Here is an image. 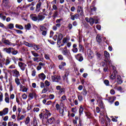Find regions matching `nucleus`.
Segmentation results:
<instances>
[{"label":"nucleus","instance_id":"obj_1","mask_svg":"<svg viewBox=\"0 0 126 126\" xmlns=\"http://www.w3.org/2000/svg\"><path fill=\"white\" fill-rule=\"evenodd\" d=\"M60 50H63L62 54L63 56H66L67 58H70L71 57V54L69 50H67V47L66 46H65L63 48H60Z\"/></svg>","mask_w":126,"mask_h":126},{"label":"nucleus","instance_id":"obj_2","mask_svg":"<svg viewBox=\"0 0 126 126\" xmlns=\"http://www.w3.org/2000/svg\"><path fill=\"white\" fill-rule=\"evenodd\" d=\"M39 32L41 33L42 36H46L47 33H48V29L44 26H39Z\"/></svg>","mask_w":126,"mask_h":126},{"label":"nucleus","instance_id":"obj_3","mask_svg":"<svg viewBox=\"0 0 126 126\" xmlns=\"http://www.w3.org/2000/svg\"><path fill=\"white\" fill-rule=\"evenodd\" d=\"M62 80V78L61 77V75H55L52 76V80L53 82H60Z\"/></svg>","mask_w":126,"mask_h":126},{"label":"nucleus","instance_id":"obj_4","mask_svg":"<svg viewBox=\"0 0 126 126\" xmlns=\"http://www.w3.org/2000/svg\"><path fill=\"white\" fill-rule=\"evenodd\" d=\"M86 21H87V22H88L89 23H90V25H91V26H93V25L94 24V23H95V19H94L93 18H88L87 17L85 18Z\"/></svg>","mask_w":126,"mask_h":126},{"label":"nucleus","instance_id":"obj_5","mask_svg":"<svg viewBox=\"0 0 126 126\" xmlns=\"http://www.w3.org/2000/svg\"><path fill=\"white\" fill-rule=\"evenodd\" d=\"M18 65L20 68H21V70H23V71L25 70V68L27 66V65L25 64V63H23L22 62H19Z\"/></svg>","mask_w":126,"mask_h":126},{"label":"nucleus","instance_id":"obj_6","mask_svg":"<svg viewBox=\"0 0 126 126\" xmlns=\"http://www.w3.org/2000/svg\"><path fill=\"white\" fill-rule=\"evenodd\" d=\"M8 114V108H5L2 111H0V116H5Z\"/></svg>","mask_w":126,"mask_h":126},{"label":"nucleus","instance_id":"obj_7","mask_svg":"<svg viewBox=\"0 0 126 126\" xmlns=\"http://www.w3.org/2000/svg\"><path fill=\"white\" fill-rule=\"evenodd\" d=\"M75 57L79 62H82L83 61V57L82 56V54L80 53L75 56Z\"/></svg>","mask_w":126,"mask_h":126},{"label":"nucleus","instance_id":"obj_8","mask_svg":"<svg viewBox=\"0 0 126 126\" xmlns=\"http://www.w3.org/2000/svg\"><path fill=\"white\" fill-rule=\"evenodd\" d=\"M48 124L49 125H54L55 123H56V120L55 119V118L54 117H51L48 119H47V122Z\"/></svg>","mask_w":126,"mask_h":126},{"label":"nucleus","instance_id":"obj_9","mask_svg":"<svg viewBox=\"0 0 126 126\" xmlns=\"http://www.w3.org/2000/svg\"><path fill=\"white\" fill-rule=\"evenodd\" d=\"M30 18L33 21H37L38 22V16L35 14L30 15Z\"/></svg>","mask_w":126,"mask_h":126},{"label":"nucleus","instance_id":"obj_10","mask_svg":"<svg viewBox=\"0 0 126 126\" xmlns=\"http://www.w3.org/2000/svg\"><path fill=\"white\" fill-rule=\"evenodd\" d=\"M116 99H117V97L111 96V97H108V98L107 99V100L109 103H114V102H115V100H116Z\"/></svg>","mask_w":126,"mask_h":126},{"label":"nucleus","instance_id":"obj_11","mask_svg":"<svg viewBox=\"0 0 126 126\" xmlns=\"http://www.w3.org/2000/svg\"><path fill=\"white\" fill-rule=\"evenodd\" d=\"M46 18V17L44 15H37V19H38V22H40L41 21H42Z\"/></svg>","mask_w":126,"mask_h":126},{"label":"nucleus","instance_id":"obj_12","mask_svg":"<svg viewBox=\"0 0 126 126\" xmlns=\"http://www.w3.org/2000/svg\"><path fill=\"white\" fill-rule=\"evenodd\" d=\"M38 77L40 79H41V80H45V79H46V75H45L44 73H41L38 74Z\"/></svg>","mask_w":126,"mask_h":126},{"label":"nucleus","instance_id":"obj_13","mask_svg":"<svg viewBox=\"0 0 126 126\" xmlns=\"http://www.w3.org/2000/svg\"><path fill=\"white\" fill-rule=\"evenodd\" d=\"M117 82L118 84H122L123 83V81L122 80V77H121V75H117Z\"/></svg>","mask_w":126,"mask_h":126},{"label":"nucleus","instance_id":"obj_14","mask_svg":"<svg viewBox=\"0 0 126 126\" xmlns=\"http://www.w3.org/2000/svg\"><path fill=\"white\" fill-rule=\"evenodd\" d=\"M117 72H118L117 71H113V73L110 76V79H111L112 80H114V79H116V76L117 75L116 74Z\"/></svg>","mask_w":126,"mask_h":126},{"label":"nucleus","instance_id":"obj_15","mask_svg":"<svg viewBox=\"0 0 126 126\" xmlns=\"http://www.w3.org/2000/svg\"><path fill=\"white\" fill-rule=\"evenodd\" d=\"M70 16H71V19L72 20H75V19H77V18L79 17V15L77 14H75L74 15H71V14Z\"/></svg>","mask_w":126,"mask_h":126},{"label":"nucleus","instance_id":"obj_16","mask_svg":"<svg viewBox=\"0 0 126 126\" xmlns=\"http://www.w3.org/2000/svg\"><path fill=\"white\" fill-rule=\"evenodd\" d=\"M4 62H5V59L3 58L1 59V60H0V67H3Z\"/></svg>","mask_w":126,"mask_h":126},{"label":"nucleus","instance_id":"obj_17","mask_svg":"<svg viewBox=\"0 0 126 126\" xmlns=\"http://www.w3.org/2000/svg\"><path fill=\"white\" fill-rule=\"evenodd\" d=\"M96 39L98 43H101L102 42V36H101V35L98 34L96 36Z\"/></svg>","mask_w":126,"mask_h":126},{"label":"nucleus","instance_id":"obj_18","mask_svg":"<svg viewBox=\"0 0 126 126\" xmlns=\"http://www.w3.org/2000/svg\"><path fill=\"white\" fill-rule=\"evenodd\" d=\"M41 5H42V3L41 2H39L37 4L36 7V11H39L40 10Z\"/></svg>","mask_w":126,"mask_h":126},{"label":"nucleus","instance_id":"obj_19","mask_svg":"<svg viewBox=\"0 0 126 126\" xmlns=\"http://www.w3.org/2000/svg\"><path fill=\"white\" fill-rule=\"evenodd\" d=\"M118 84L115 85V87H114V89L118 90V91H123V88L122 87H118Z\"/></svg>","mask_w":126,"mask_h":126},{"label":"nucleus","instance_id":"obj_20","mask_svg":"<svg viewBox=\"0 0 126 126\" xmlns=\"http://www.w3.org/2000/svg\"><path fill=\"white\" fill-rule=\"evenodd\" d=\"M46 112H47L45 114H44V117H45L46 119H48V118H49V117H51V113L50 112H49V111H48V110H46Z\"/></svg>","mask_w":126,"mask_h":126},{"label":"nucleus","instance_id":"obj_21","mask_svg":"<svg viewBox=\"0 0 126 126\" xmlns=\"http://www.w3.org/2000/svg\"><path fill=\"white\" fill-rule=\"evenodd\" d=\"M34 96H36V94L34 93H30L29 94V97L31 99H33Z\"/></svg>","mask_w":126,"mask_h":126},{"label":"nucleus","instance_id":"obj_22","mask_svg":"<svg viewBox=\"0 0 126 126\" xmlns=\"http://www.w3.org/2000/svg\"><path fill=\"white\" fill-rule=\"evenodd\" d=\"M84 109H83V107H82V105H81L80 106V108H79V115L80 116H81V115H82V114H83V111H84Z\"/></svg>","mask_w":126,"mask_h":126},{"label":"nucleus","instance_id":"obj_23","mask_svg":"<svg viewBox=\"0 0 126 126\" xmlns=\"http://www.w3.org/2000/svg\"><path fill=\"white\" fill-rule=\"evenodd\" d=\"M31 53L32 55V56H33V57H34L35 58L39 57V54L36 53L35 51H32Z\"/></svg>","mask_w":126,"mask_h":126},{"label":"nucleus","instance_id":"obj_24","mask_svg":"<svg viewBox=\"0 0 126 126\" xmlns=\"http://www.w3.org/2000/svg\"><path fill=\"white\" fill-rule=\"evenodd\" d=\"M64 112V107L63 106H62L60 109L59 111L60 114L62 115V116H63V112Z\"/></svg>","mask_w":126,"mask_h":126},{"label":"nucleus","instance_id":"obj_25","mask_svg":"<svg viewBox=\"0 0 126 126\" xmlns=\"http://www.w3.org/2000/svg\"><path fill=\"white\" fill-rule=\"evenodd\" d=\"M33 126H38V123L37 122V120L35 118H33L32 122Z\"/></svg>","mask_w":126,"mask_h":126},{"label":"nucleus","instance_id":"obj_26","mask_svg":"<svg viewBox=\"0 0 126 126\" xmlns=\"http://www.w3.org/2000/svg\"><path fill=\"white\" fill-rule=\"evenodd\" d=\"M25 123V125H26V126H28V124H29L30 123V118L29 117H28L26 118Z\"/></svg>","mask_w":126,"mask_h":126},{"label":"nucleus","instance_id":"obj_27","mask_svg":"<svg viewBox=\"0 0 126 126\" xmlns=\"http://www.w3.org/2000/svg\"><path fill=\"white\" fill-rule=\"evenodd\" d=\"M79 49L80 52H84V47L81 44H79Z\"/></svg>","mask_w":126,"mask_h":126},{"label":"nucleus","instance_id":"obj_28","mask_svg":"<svg viewBox=\"0 0 126 126\" xmlns=\"http://www.w3.org/2000/svg\"><path fill=\"white\" fill-rule=\"evenodd\" d=\"M4 50L5 51H6L7 54H10L11 53V50H13V49L12 48H5Z\"/></svg>","mask_w":126,"mask_h":126},{"label":"nucleus","instance_id":"obj_29","mask_svg":"<svg viewBox=\"0 0 126 126\" xmlns=\"http://www.w3.org/2000/svg\"><path fill=\"white\" fill-rule=\"evenodd\" d=\"M0 18H1V19L4 21L5 20V19L6 18V16H4V15H3V13H0Z\"/></svg>","mask_w":126,"mask_h":126},{"label":"nucleus","instance_id":"obj_30","mask_svg":"<svg viewBox=\"0 0 126 126\" xmlns=\"http://www.w3.org/2000/svg\"><path fill=\"white\" fill-rule=\"evenodd\" d=\"M15 27L16 28H18V29H20V30H23V26L21 25L16 24Z\"/></svg>","mask_w":126,"mask_h":126},{"label":"nucleus","instance_id":"obj_31","mask_svg":"<svg viewBox=\"0 0 126 126\" xmlns=\"http://www.w3.org/2000/svg\"><path fill=\"white\" fill-rule=\"evenodd\" d=\"M13 73H14V74H15L17 77H18V76H20V74H19V71H17V70H14Z\"/></svg>","mask_w":126,"mask_h":126},{"label":"nucleus","instance_id":"obj_32","mask_svg":"<svg viewBox=\"0 0 126 126\" xmlns=\"http://www.w3.org/2000/svg\"><path fill=\"white\" fill-rule=\"evenodd\" d=\"M32 47L33 48L34 50H35V51H38V50H40V46L39 45H33Z\"/></svg>","mask_w":126,"mask_h":126},{"label":"nucleus","instance_id":"obj_33","mask_svg":"<svg viewBox=\"0 0 126 126\" xmlns=\"http://www.w3.org/2000/svg\"><path fill=\"white\" fill-rule=\"evenodd\" d=\"M3 43L4 44H6V45H10V42H9V40H5V38H3L2 39Z\"/></svg>","mask_w":126,"mask_h":126},{"label":"nucleus","instance_id":"obj_34","mask_svg":"<svg viewBox=\"0 0 126 126\" xmlns=\"http://www.w3.org/2000/svg\"><path fill=\"white\" fill-rule=\"evenodd\" d=\"M86 116L89 118V119H90L91 118H92V114L90 112H85Z\"/></svg>","mask_w":126,"mask_h":126},{"label":"nucleus","instance_id":"obj_35","mask_svg":"<svg viewBox=\"0 0 126 126\" xmlns=\"http://www.w3.org/2000/svg\"><path fill=\"white\" fill-rule=\"evenodd\" d=\"M3 101V94L0 91V104Z\"/></svg>","mask_w":126,"mask_h":126},{"label":"nucleus","instance_id":"obj_36","mask_svg":"<svg viewBox=\"0 0 126 126\" xmlns=\"http://www.w3.org/2000/svg\"><path fill=\"white\" fill-rule=\"evenodd\" d=\"M24 44L25 45H26V46H27V47H29L30 48H33V44L31 43H29L27 42H25Z\"/></svg>","mask_w":126,"mask_h":126},{"label":"nucleus","instance_id":"obj_37","mask_svg":"<svg viewBox=\"0 0 126 126\" xmlns=\"http://www.w3.org/2000/svg\"><path fill=\"white\" fill-rule=\"evenodd\" d=\"M83 10V9H82V7L81 6H78L77 9V12L78 13H79L81 11H82Z\"/></svg>","mask_w":126,"mask_h":126},{"label":"nucleus","instance_id":"obj_38","mask_svg":"<svg viewBox=\"0 0 126 126\" xmlns=\"http://www.w3.org/2000/svg\"><path fill=\"white\" fill-rule=\"evenodd\" d=\"M9 63H10V60L9 57H7V59H6V61H5V65H8Z\"/></svg>","mask_w":126,"mask_h":126},{"label":"nucleus","instance_id":"obj_39","mask_svg":"<svg viewBox=\"0 0 126 126\" xmlns=\"http://www.w3.org/2000/svg\"><path fill=\"white\" fill-rule=\"evenodd\" d=\"M82 94H83V96H86V95H87V91L86 90V89H83Z\"/></svg>","mask_w":126,"mask_h":126},{"label":"nucleus","instance_id":"obj_40","mask_svg":"<svg viewBox=\"0 0 126 126\" xmlns=\"http://www.w3.org/2000/svg\"><path fill=\"white\" fill-rule=\"evenodd\" d=\"M44 84L45 86H46L47 87H49V86L51 85V83H50V82L48 81V80H46L44 82Z\"/></svg>","mask_w":126,"mask_h":126},{"label":"nucleus","instance_id":"obj_41","mask_svg":"<svg viewBox=\"0 0 126 126\" xmlns=\"http://www.w3.org/2000/svg\"><path fill=\"white\" fill-rule=\"evenodd\" d=\"M65 92V89H64V88H62L59 91V93L60 94H64Z\"/></svg>","mask_w":126,"mask_h":126},{"label":"nucleus","instance_id":"obj_42","mask_svg":"<svg viewBox=\"0 0 126 126\" xmlns=\"http://www.w3.org/2000/svg\"><path fill=\"white\" fill-rule=\"evenodd\" d=\"M25 28L27 30H29V29L31 28V25L30 24H28L27 25H25Z\"/></svg>","mask_w":126,"mask_h":126},{"label":"nucleus","instance_id":"obj_43","mask_svg":"<svg viewBox=\"0 0 126 126\" xmlns=\"http://www.w3.org/2000/svg\"><path fill=\"white\" fill-rule=\"evenodd\" d=\"M68 41H69V39L67 37H64L63 39V44H65L67 43Z\"/></svg>","mask_w":126,"mask_h":126},{"label":"nucleus","instance_id":"obj_44","mask_svg":"<svg viewBox=\"0 0 126 126\" xmlns=\"http://www.w3.org/2000/svg\"><path fill=\"white\" fill-rule=\"evenodd\" d=\"M8 28L10 30L13 29V28H14V25H13V24H9L8 25Z\"/></svg>","mask_w":126,"mask_h":126},{"label":"nucleus","instance_id":"obj_45","mask_svg":"<svg viewBox=\"0 0 126 126\" xmlns=\"http://www.w3.org/2000/svg\"><path fill=\"white\" fill-rule=\"evenodd\" d=\"M58 39L59 40H62L63 38V34L61 33H58Z\"/></svg>","mask_w":126,"mask_h":126},{"label":"nucleus","instance_id":"obj_46","mask_svg":"<svg viewBox=\"0 0 126 126\" xmlns=\"http://www.w3.org/2000/svg\"><path fill=\"white\" fill-rule=\"evenodd\" d=\"M47 64L48 65V66L50 68H53V67H54V63H47Z\"/></svg>","mask_w":126,"mask_h":126},{"label":"nucleus","instance_id":"obj_47","mask_svg":"<svg viewBox=\"0 0 126 126\" xmlns=\"http://www.w3.org/2000/svg\"><path fill=\"white\" fill-rule=\"evenodd\" d=\"M32 60L33 62H36L37 63H39V60H40V58L39 57L33 58Z\"/></svg>","mask_w":126,"mask_h":126},{"label":"nucleus","instance_id":"obj_48","mask_svg":"<svg viewBox=\"0 0 126 126\" xmlns=\"http://www.w3.org/2000/svg\"><path fill=\"white\" fill-rule=\"evenodd\" d=\"M28 91V88H26V87L25 86L23 90H20V91H22V92H27Z\"/></svg>","mask_w":126,"mask_h":126},{"label":"nucleus","instance_id":"obj_49","mask_svg":"<svg viewBox=\"0 0 126 126\" xmlns=\"http://www.w3.org/2000/svg\"><path fill=\"white\" fill-rule=\"evenodd\" d=\"M48 92V89L46 88H44L43 89V90H42V94L46 93Z\"/></svg>","mask_w":126,"mask_h":126},{"label":"nucleus","instance_id":"obj_50","mask_svg":"<svg viewBox=\"0 0 126 126\" xmlns=\"http://www.w3.org/2000/svg\"><path fill=\"white\" fill-rule=\"evenodd\" d=\"M44 58L46 60H51V58H50V55L49 54H45Z\"/></svg>","mask_w":126,"mask_h":126},{"label":"nucleus","instance_id":"obj_51","mask_svg":"<svg viewBox=\"0 0 126 126\" xmlns=\"http://www.w3.org/2000/svg\"><path fill=\"white\" fill-rule=\"evenodd\" d=\"M24 119H25V116H24V115H21L20 118H17V121H21L22 120H24Z\"/></svg>","mask_w":126,"mask_h":126},{"label":"nucleus","instance_id":"obj_52","mask_svg":"<svg viewBox=\"0 0 126 126\" xmlns=\"http://www.w3.org/2000/svg\"><path fill=\"white\" fill-rule=\"evenodd\" d=\"M104 56L106 58H109L110 57V54L107 51H104Z\"/></svg>","mask_w":126,"mask_h":126},{"label":"nucleus","instance_id":"obj_53","mask_svg":"<svg viewBox=\"0 0 126 126\" xmlns=\"http://www.w3.org/2000/svg\"><path fill=\"white\" fill-rule=\"evenodd\" d=\"M90 9H91V11H96V10L97 9V8H96V7L91 6Z\"/></svg>","mask_w":126,"mask_h":126},{"label":"nucleus","instance_id":"obj_54","mask_svg":"<svg viewBox=\"0 0 126 126\" xmlns=\"http://www.w3.org/2000/svg\"><path fill=\"white\" fill-rule=\"evenodd\" d=\"M65 100H66V96L63 95L61 97V102H63V101H65Z\"/></svg>","mask_w":126,"mask_h":126},{"label":"nucleus","instance_id":"obj_55","mask_svg":"<svg viewBox=\"0 0 126 126\" xmlns=\"http://www.w3.org/2000/svg\"><path fill=\"white\" fill-rule=\"evenodd\" d=\"M15 83H16V84H17V85H19V84H20V81H19V79L16 78L15 79Z\"/></svg>","mask_w":126,"mask_h":126},{"label":"nucleus","instance_id":"obj_56","mask_svg":"<svg viewBox=\"0 0 126 126\" xmlns=\"http://www.w3.org/2000/svg\"><path fill=\"white\" fill-rule=\"evenodd\" d=\"M5 102H6V103H7L8 104H9V96H7L5 97Z\"/></svg>","mask_w":126,"mask_h":126},{"label":"nucleus","instance_id":"obj_57","mask_svg":"<svg viewBox=\"0 0 126 126\" xmlns=\"http://www.w3.org/2000/svg\"><path fill=\"white\" fill-rule=\"evenodd\" d=\"M71 112H72V113H76V112H77V110H76V107L72 108Z\"/></svg>","mask_w":126,"mask_h":126},{"label":"nucleus","instance_id":"obj_58","mask_svg":"<svg viewBox=\"0 0 126 126\" xmlns=\"http://www.w3.org/2000/svg\"><path fill=\"white\" fill-rule=\"evenodd\" d=\"M62 107L61 106H60V104H59V103H57L56 105V109L59 111V110H60V109H61Z\"/></svg>","mask_w":126,"mask_h":126},{"label":"nucleus","instance_id":"obj_59","mask_svg":"<svg viewBox=\"0 0 126 126\" xmlns=\"http://www.w3.org/2000/svg\"><path fill=\"white\" fill-rule=\"evenodd\" d=\"M58 59L60 61H63V55H59Z\"/></svg>","mask_w":126,"mask_h":126},{"label":"nucleus","instance_id":"obj_60","mask_svg":"<svg viewBox=\"0 0 126 126\" xmlns=\"http://www.w3.org/2000/svg\"><path fill=\"white\" fill-rule=\"evenodd\" d=\"M104 82V84L106 85L107 86H108V85L109 84V80H105Z\"/></svg>","mask_w":126,"mask_h":126},{"label":"nucleus","instance_id":"obj_61","mask_svg":"<svg viewBox=\"0 0 126 126\" xmlns=\"http://www.w3.org/2000/svg\"><path fill=\"white\" fill-rule=\"evenodd\" d=\"M53 39L54 40L57 41L58 39V34H55L53 37Z\"/></svg>","mask_w":126,"mask_h":126},{"label":"nucleus","instance_id":"obj_62","mask_svg":"<svg viewBox=\"0 0 126 126\" xmlns=\"http://www.w3.org/2000/svg\"><path fill=\"white\" fill-rule=\"evenodd\" d=\"M68 28L69 30H71L72 29V24H69L68 25Z\"/></svg>","mask_w":126,"mask_h":126},{"label":"nucleus","instance_id":"obj_63","mask_svg":"<svg viewBox=\"0 0 126 126\" xmlns=\"http://www.w3.org/2000/svg\"><path fill=\"white\" fill-rule=\"evenodd\" d=\"M72 51L73 53H77L78 52V49L77 48H73Z\"/></svg>","mask_w":126,"mask_h":126},{"label":"nucleus","instance_id":"obj_64","mask_svg":"<svg viewBox=\"0 0 126 126\" xmlns=\"http://www.w3.org/2000/svg\"><path fill=\"white\" fill-rule=\"evenodd\" d=\"M78 99L79 101H82L83 100V97L81 95H78Z\"/></svg>","mask_w":126,"mask_h":126}]
</instances>
